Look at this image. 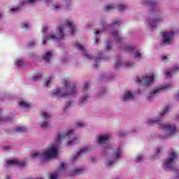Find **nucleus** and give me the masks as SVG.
<instances>
[{
    "mask_svg": "<svg viewBox=\"0 0 179 179\" xmlns=\"http://www.w3.org/2000/svg\"><path fill=\"white\" fill-rule=\"evenodd\" d=\"M127 8V6H125V4H118L117 5V9L118 10H124V9Z\"/></svg>",
    "mask_w": 179,
    "mask_h": 179,
    "instance_id": "nucleus-27",
    "label": "nucleus"
},
{
    "mask_svg": "<svg viewBox=\"0 0 179 179\" xmlns=\"http://www.w3.org/2000/svg\"><path fill=\"white\" fill-rule=\"evenodd\" d=\"M111 34L113 36L114 38H115L117 43H121V41H122V38L118 36V31H112Z\"/></svg>",
    "mask_w": 179,
    "mask_h": 179,
    "instance_id": "nucleus-18",
    "label": "nucleus"
},
{
    "mask_svg": "<svg viewBox=\"0 0 179 179\" xmlns=\"http://www.w3.org/2000/svg\"><path fill=\"white\" fill-rule=\"evenodd\" d=\"M48 85H50V80L46 81V86L48 87Z\"/></svg>",
    "mask_w": 179,
    "mask_h": 179,
    "instance_id": "nucleus-53",
    "label": "nucleus"
},
{
    "mask_svg": "<svg viewBox=\"0 0 179 179\" xmlns=\"http://www.w3.org/2000/svg\"><path fill=\"white\" fill-rule=\"evenodd\" d=\"M107 166H112V164H114V161H108L106 163Z\"/></svg>",
    "mask_w": 179,
    "mask_h": 179,
    "instance_id": "nucleus-41",
    "label": "nucleus"
},
{
    "mask_svg": "<svg viewBox=\"0 0 179 179\" xmlns=\"http://www.w3.org/2000/svg\"><path fill=\"white\" fill-rule=\"evenodd\" d=\"M171 87V85L166 84L158 89L155 90L152 92L148 94V99L150 101L152 99L155 97V94H157V93H161L163 90H169Z\"/></svg>",
    "mask_w": 179,
    "mask_h": 179,
    "instance_id": "nucleus-7",
    "label": "nucleus"
},
{
    "mask_svg": "<svg viewBox=\"0 0 179 179\" xmlns=\"http://www.w3.org/2000/svg\"><path fill=\"white\" fill-rule=\"evenodd\" d=\"M19 105L22 107L23 108H30L31 106L30 103L28 102H26L24 101H22L19 102Z\"/></svg>",
    "mask_w": 179,
    "mask_h": 179,
    "instance_id": "nucleus-21",
    "label": "nucleus"
},
{
    "mask_svg": "<svg viewBox=\"0 0 179 179\" xmlns=\"http://www.w3.org/2000/svg\"><path fill=\"white\" fill-rule=\"evenodd\" d=\"M134 50H135V48H134L132 46H126L124 48V51H126V52H132V51H134Z\"/></svg>",
    "mask_w": 179,
    "mask_h": 179,
    "instance_id": "nucleus-25",
    "label": "nucleus"
},
{
    "mask_svg": "<svg viewBox=\"0 0 179 179\" xmlns=\"http://www.w3.org/2000/svg\"><path fill=\"white\" fill-rule=\"evenodd\" d=\"M89 99V96L86 95L82 98L81 103H86V101Z\"/></svg>",
    "mask_w": 179,
    "mask_h": 179,
    "instance_id": "nucleus-34",
    "label": "nucleus"
},
{
    "mask_svg": "<svg viewBox=\"0 0 179 179\" xmlns=\"http://www.w3.org/2000/svg\"><path fill=\"white\" fill-rule=\"evenodd\" d=\"M176 159H177V154L176 152L169 153V157L166 159L164 166L165 169H169L171 171H174L176 174H179V169H177V167L173 165V162Z\"/></svg>",
    "mask_w": 179,
    "mask_h": 179,
    "instance_id": "nucleus-5",
    "label": "nucleus"
},
{
    "mask_svg": "<svg viewBox=\"0 0 179 179\" xmlns=\"http://www.w3.org/2000/svg\"><path fill=\"white\" fill-rule=\"evenodd\" d=\"M76 47L78 48L80 51H82V55L87 58V59H92V56L89 55V52L86 50H85V48L82 46L78 43H76Z\"/></svg>",
    "mask_w": 179,
    "mask_h": 179,
    "instance_id": "nucleus-9",
    "label": "nucleus"
},
{
    "mask_svg": "<svg viewBox=\"0 0 179 179\" xmlns=\"http://www.w3.org/2000/svg\"><path fill=\"white\" fill-rule=\"evenodd\" d=\"M121 66H122V64H121V60L117 59V60L115 62V69H118V68H121Z\"/></svg>",
    "mask_w": 179,
    "mask_h": 179,
    "instance_id": "nucleus-26",
    "label": "nucleus"
},
{
    "mask_svg": "<svg viewBox=\"0 0 179 179\" xmlns=\"http://www.w3.org/2000/svg\"><path fill=\"white\" fill-rule=\"evenodd\" d=\"M57 178H58V174L52 175L50 178V179H57Z\"/></svg>",
    "mask_w": 179,
    "mask_h": 179,
    "instance_id": "nucleus-38",
    "label": "nucleus"
},
{
    "mask_svg": "<svg viewBox=\"0 0 179 179\" xmlns=\"http://www.w3.org/2000/svg\"><path fill=\"white\" fill-rule=\"evenodd\" d=\"M41 128H43V129H45L48 127V123H47L46 121H44L43 124H41Z\"/></svg>",
    "mask_w": 179,
    "mask_h": 179,
    "instance_id": "nucleus-30",
    "label": "nucleus"
},
{
    "mask_svg": "<svg viewBox=\"0 0 179 179\" xmlns=\"http://www.w3.org/2000/svg\"><path fill=\"white\" fill-rule=\"evenodd\" d=\"M84 89H89V81H87L84 85Z\"/></svg>",
    "mask_w": 179,
    "mask_h": 179,
    "instance_id": "nucleus-40",
    "label": "nucleus"
},
{
    "mask_svg": "<svg viewBox=\"0 0 179 179\" xmlns=\"http://www.w3.org/2000/svg\"><path fill=\"white\" fill-rule=\"evenodd\" d=\"M47 30H48V27H44L42 29L43 33H45V31H47Z\"/></svg>",
    "mask_w": 179,
    "mask_h": 179,
    "instance_id": "nucleus-42",
    "label": "nucleus"
},
{
    "mask_svg": "<svg viewBox=\"0 0 179 179\" xmlns=\"http://www.w3.org/2000/svg\"><path fill=\"white\" fill-rule=\"evenodd\" d=\"M121 155H122V151L121 150V148H117L113 152L114 160L120 159V157H121Z\"/></svg>",
    "mask_w": 179,
    "mask_h": 179,
    "instance_id": "nucleus-11",
    "label": "nucleus"
},
{
    "mask_svg": "<svg viewBox=\"0 0 179 179\" xmlns=\"http://www.w3.org/2000/svg\"><path fill=\"white\" fill-rule=\"evenodd\" d=\"M6 179H9V177H6Z\"/></svg>",
    "mask_w": 179,
    "mask_h": 179,
    "instance_id": "nucleus-60",
    "label": "nucleus"
},
{
    "mask_svg": "<svg viewBox=\"0 0 179 179\" xmlns=\"http://www.w3.org/2000/svg\"><path fill=\"white\" fill-rule=\"evenodd\" d=\"M65 138H68V145L72 146V145H76L78 143V138L73 136V130H69L66 132L64 131L61 134L57 135L56 146H52L49 150L45 151L43 153L38 152L31 154V159H36V157H40V156H44L47 159H51L52 157H57L58 156V146L61 145V141Z\"/></svg>",
    "mask_w": 179,
    "mask_h": 179,
    "instance_id": "nucleus-1",
    "label": "nucleus"
},
{
    "mask_svg": "<svg viewBox=\"0 0 179 179\" xmlns=\"http://www.w3.org/2000/svg\"><path fill=\"white\" fill-rule=\"evenodd\" d=\"M16 64H17V66H22L23 65V62H22V60H18L16 62Z\"/></svg>",
    "mask_w": 179,
    "mask_h": 179,
    "instance_id": "nucleus-37",
    "label": "nucleus"
},
{
    "mask_svg": "<svg viewBox=\"0 0 179 179\" xmlns=\"http://www.w3.org/2000/svg\"><path fill=\"white\" fill-rule=\"evenodd\" d=\"M52 57V55L50 52H47L46 54L43 56H42L43 59L44 61H46V62H50L51 58Z\"/></svg>",
    "mask_w": 179,
    "mask_h": 179,
    "instance_id": "nucleus-19",
    "label": "nucleus"
},
{
    "mask_svg": "<svg viewBox=\"0 0 179 179\" xmlns=\"http://www.w3.org/2000/svg\"><path fill=\"white\" fill-rule=\"evenodd\" d=\"M94 43H95V44H97V43H99V38H95Z\"/></svg>",
    "mask_w": 179,
    "mask_h": 179,
    "instance_id": "nucleus-51",
    "label": "nucleus"
},
{
    "mask_svg": "<svg viewBox=\"0 0 179 179\" xmlns=\"http://www.w3.org/2000/svg\"><path fill=\"white\" fill-rule=\"evenodd\" d=\"M162 61H164V59H167V57L164 56L162 57Z\"/></svg>",
    "mask_w": 179,
    "mask_h": 179,
    "instance_id": "nucleus-52",
    "label": "nucleus"
},
{
    "mask_svg": "<svg viewBox=\"0 0 179 179\" xmlns=\"http://www.w3.org/2000/svg\"><path fill=\"white\" fill-rule=\"evenodd\" d=\"M23 29H27V27H29V25L27 24V23H23Z\"/></svg>",
    "mask_w": 179,
    "mask_h": 179,
    "instance_id": "nucleus-47",
    "label": "nucleus"
},
{
    "mask_svg": "<svg viewBox=\"0 0 179 179\" xmlns=\"http://www.w3.org/2000/svg\"><path fill=\"white\" fill-rule=\"evenodd\" d=\"M160 150H161V149H160V148H157V155H158V153H159V152H160Z\"/></svg>",
    "mask_w": 179,
    "mask_h": 179,
    "instance_id": "nucleus-55",
    "label": "nucleus"
},
{
    "mask_svg": "<svg viewBox=\"0 0 179 179\" xmlns=\"http://www.w3.org/2000/svg\"><path fill=\"white\" fill-rule=\"evenodd\" d=\"M79 174H83V169H76L74 171V175L75 176H79Z\"/></svg>",
    "mask_w": 179,
    "mask_h": 179,
    "instance_id": "nucleus-28",
    "label": "nucleus"
},
{
    "mask_svg": "<svg viewBox=\"0 0 179 179\" xmlns=\"http://www.w3.org/2000/svg\"><path fill=\"white\" fill-rule=\"evenodd\" d=\"M106 50L108 51L109 50H111V44L108 43L106 46Z\"/></svg>",
    "mask_w": 179,
    "mask_h": 179,
    "instance_id": "nucleus-44",
    "label": "nucleus"
},
{
    "mask_svg": "<svg viewBox=\"0 0 179 179\" xmlns=\"http://www.w3.org/2000/svg\"><path fill=\"white\" fill-rule=\"evenodd\" d=\"M163 43L164 44H170L171 43V40L173 36H174V31H171L169 32H162Z\"/></svg>",
    "mask_w": 179,
    "mask_h": 179,
    "instance_id": "nucleus-8",
    "label": "nucleus"
},
{
    "mask_svg": "<svg viewBox=\"0 0 179 179\" xmlns=\"http://www.w3.org/2000/svg\"><path fill=\"white\" fill-rule=\"evenodd\" d=\"M17 132H27V129L23 127H18L15 129Z\"/></svg>",
    "mask_w": 179,
    "mask_h": 179,
    "instance_id": "nucleus-23",
    "label": "nucleus"
},
{
    "mask_svg": "<svg viewBox=\"0 0 179 179\" xmlns=\"http://www.w3.org/2000/svg\"><path fill=\"white\" fill-rule=\"evenodd\" d=\"M162 20H163V19L157 18V19L152 20V21H150L149 23H150L151 27H156V24H157V22H162Z\"/></svg>",
    "mask_w": 179,
    "mask_h": 179,
    "instance_id": "nucleus-20",
    "label": "nucleus"
},
{
    "mask_svg": "<svg viewBox=\"0 0 179 179\" xmlns=\"http://www.w3.org/2000/svg\"><path fill=\"white\" fill-rule=\"evenodd\" d=\"M65 167H66V165H65V164L64 162H61L59 169L64 170L65 169Z\"/></svg>",
    "mask_w": 179,
    "mask_h": 179,
    "instance_id": "nucleus-35",
    "label": "nucleus"
},
{
    "mask_svg": "<svg viewBox=\"0 0 179 179\" xmlns=\"http://www.w3.org/2000/svg\"><path fill=\"white\" fill-rule=\"evenodd\" d=\"M8 166H12V164H15L19 167H24L26 166V162L24 161H17V160H10L7 161Z\"/></svg>",
    "mask_w": 179,
    "mask_h": 179,
    "instance_id": "nucleus-10",
    "label": "nucleus"
},
{
    "mask_svg": "<svg viewBox=\"0 0 179 179\" xmlns=\"http://www.w3.org/2000/svg\"><path fill=\"white\" fill-rule=\"evenodd\" d=\"M66 26H69V29H71V36H73L76 31L75 28L73 27V22L66 20L65 24L59 27V31L57 32L56 36L55 35H48L46 38H43L42 41L43 44H45V42L48 40H64V37L65 36L64 34V30Z\"/></svg>",
    "mask_w": 179,
    "mask_h": 179,
    "instance_id": "nucleus-3",
    "label": "nucleus"
},
{
    "mask_svg": "<svg viewBox=\"0 0 179 179\" xmlns=\"http://www.w3.org/2000/svg\"><path fill=\"white\" fill-rule=\"evenodd\" d=\"M125 66H126V68H131L132 66V64H131L129 62H127L125 64Z\"/></svg>",
    "mask_w": 179,
    "mask_h": 179,
    "instance_id": "nucleus-39",
    "label": "nucleus"
},
{
    "mask_svg": "<svg viewBox=\"0 0 179 179\" xmlns=\"http://www.w3.org/2000/svg\"><path fill=\"white\" fill-rule=\"evenodd\" d=\"M0 121H2V118L0 117Z\"/></svg>",
    "mask_w": 179,
    "mask_h": 179,
    "instance_id": "nucleus-59",
    "label": "nucleus"
},
{
    "mask_svg": "<svg viewBox=\"0 0 179 179\" xmlns=\"http://www.w3.org/2000/svg\"><path fill=\"white\" fill-rule=\"evenodd\" d=\"M167 111H170V108H169V106H166L163 109L162 112L161 113V116L163 117V115L166 114Z\"/></svg>",
    "mask_w": 179,
    "mask_h": 179,
    "instance_id": "nucleus-29",
    "label": "nucleus"
},
{
    "mask_svg": "<svg viewBox=\"0 0 179 179\" xmlns=\"http://www.w3.org/2000/svg\"><path fill=\"white\" fill-rule=\"evenodd\" d=\"M179 71V67H173L171 71H167L165 73L166 77V78H170V75L177 73L178 71Z\"/></svg>",
    "mask_w": 179,
    "mask_h": 179,
    "instance_id": "nucleus-16",
    "label": "nucleus"
},
{
    "mask_svg": "<svg viewBox=\"0 0 179 179\" xmlns=\"http://www.w3.org/2000/svg\"><path fill=\"white\" fill-rule=\"evenodd\" d=\"M141 57H142L141 52H139V51H136L134 55V58H141Z\"/></svg>",
    "mask_w": 179,
    "mask_h": 179,
    "instance_id": "nucleus-33",
    "label": "nucleus"
},
{
    "mask_svg": "<svg viewBox=\"0 0 179 179\" xmlns=\"http://www.w3.org/2000/svg\"><path fill=\"white\" fill-rule=\"evenodd\" d=\"M110 139V135L106 134L105 136H101L99 137V143H106L107 141Z\"/></svg>",
    "mask_w": 179,
    "mask_h": 179,
    "instance_id": "nucleus-15",
    "label": "nucleus"
},
{
    "mask_svg": "<svg viewBox=\"0 0 179 179\" xmlns=\"http://www.w3.org/2000/svg\"><path fill=\"white\" fill-rule=\"evenodd\" d=\"M152 124H158V125L161 126L162 129H165V131H169V134L174 135V134L178 132L177 128L175 124H166L164 123L160 122V118L155 117L154 119H150L148 120V125H152Z\"/></svg>",
    "mask_w": 179,
    "mask_h": 179,
    "instance_id": "nucleus-4",
    "label": "nucleus"
},
{
    "mask_svg": "<svg viewBox=\"0 0 179 179\" xmlns=\"http://www.w3.org/2000/svg\"><path fill=\"white\" fill-rule=\"evenodd\" d=\"M141 160H142V155H138L136 156V162L137 163H139V162H141Z\"/></svg>",
    "mask_w": 179,
    "mask_h": 179,
    "instance_id": "nucleus-31",
    "label": "nucleus"
},
{
    "mask_svg": "<svg viewBox=\"0 0 179 179\" xmlns=\"http://www.w3.org/2000/svg\"><path fill=\"white\" fill-rule=\"evenodd\" d=\"M59 8H61V6H60V5H55V9H56V10H57V9H59Z\"/></svg>",
    "mask_w": 179,
    "mask_h": 179,
    "instance_id": "nucleus-48",
    "label": "nucleus"
},
{
    "mask_svg": "<svg viewBox=\"0 0 179 179\" xmlns=\"http://www.w3.org/2000/svg\"><path fill=\"white\" fill-rule=\"evenodd\" d=\"M87 152H89L87 148H80V152H78V154L73 157V162H75V160H76V159H78V157H79L80 155L87 153Z\"/></svg>",
    "mask_w": 179,
    "mask_h": 179,
    "instance_id": "nucleus-13",
    "label": "nucleus"
},
{
    "mask_svg": "<svg viewBox=\"0 0 179 179\" xmlns=\"http://www.w3.org/2000/svg\"><path fill=\"white\" fill-rule=\"evenodd\" d=\"M40 78H41V75L39 74V75H37L36 76H34L32 77V80H36V79H40Z\"/></svg>",
    "mask_w": 179,
    "mask_h": 179,
    "instance_id": "nucleus-36",
    "label": "nucleus"
},
{
    "mask_svg": "<svg viewBox=\"0 0 179 179\" xmlns=\"http://www.w3.org/2000/svg\"><path fill=\"white\" fill-rule=\"evenodd\" d=\"M28 45H29V47H31V46L34 45V41L29 42Z\"/></svg>",
    "mask_w": 179,
    "mask_h": 179,
    "instance_id": "nucleus-46",
    "label": "nucleus"
},
{
    "mask_svg": "<svg viewBox=\"0 0 179 179\" xmlns=\"http://www.w3.org/2000/svg\"><path fill=\"white\" fill-rule=\"evenodd\" d=\"M64 88L53 90L52 94L56 97H75L78 92L76 91V85L75 84L71 85L66 79L62 81Z\"/></svg>",
    "mask_w": 179,
    "mask_h": 179,
    "instance_id": "nucleus-2",
    "label": "nucleus"
},
{
    "mask_svg": "<svg viewBox=\"0 0 179 179\" xmlns=\"http://www.w3.org/2000/svg\"><path fill=\"white\" fill-rule=\"evenodd\" d=\"M41 115H42V118H43V120L45 121H47V120H48V118H50V117H52V115H49L48 113H47L45 112H42Z\"/></svg>",
    "mask_w": 179,
    "mask_h": 179,
    "instance_id": "nucleus-22",
    "label": "nucleus"
},
{
    "mask_svg": "<svg viewBox=\"0 0 179 179\" xmlns=\"http://www.w3.org/2000/svg\"><path fill=\"white\" fill-rule=\"evenodd\" d=\"M132 97H134V95L131 93V91H127L124 93L123 100L124 101H127V100H129V99H132Z\"/></svg>",
    "mask_w": 179,
    "mask_h": 179,
    "instance_id": "nucleus-17",
    "label": "nucleus"
},
{
    "mask_svg": "<svg viewBox=\"0 0 179 179\" xmlns=\"http://www.w3.org/2000/svg\"><path fill=\"white\" fill-rule=\"evenodd\" d=\"M72 105L71 103V102H67L66 104V108H69V107H71Z\"/></svg>",
    "mask_w": 179,
    "mask_h": 179,
    "instance_id": "nucleus-45",
    "label": "nucleus"
},
{
    "mask_svg": "<svg viewBox=\"0 0 179 179\" xmlns=\"http://www.w3.org/2000/svg\"><path fill=\"white\" fill-rule=\"evenodd\" d=\"M100 33H101V31H96V32H95V36H97V34H100Z\"/></svg>",
    "mask_w": 179,
    "mask_h": 179,
    "instance_id": "nucleus-50",
    "label": "nucleus"
},
{
    "mask_svg": "<svg viewBox=\"0 0 179 179\" xmlns=\"http://www.w3.org/2000/svg\"><path fill=\"white\" fill-rule=\"evenodd\" d=\"M108 59V57L104 55H98V57L96 58V64H99V62H101V61H107Z\"/></svg>",
    "mask_w": 179,
    "mask_h": 179,
    "instance_id": "nucleus-14",
    "label": "nucleus"
},
{
    "mask_svg": "<svg viewBox=\"0 0 179 179\" xmlns=\"http://www.w3.org/2000/svg\"><path fill=\"white\" fill-rule=\"evenodd\" d=\"M76 125L78 128H84V127H86V125H85V124L82 122H78Z\"/></svg>",
    "mask_w": 179,
    "mask_h": 179,
    "instance_id": "nucleus-32",
    "label": "nucleus"
},
{
    "mask_svg": "<svg viewBox=\"0 0 179 179\" xmlns=\"http://www.w3.org/2000/svg\"><path fill=\"white\" fill-rule=\"evenodd\" d=\"M120 24H121V22H120V21H114L113 22V24H117V26H120Z\"/></svg>",
    "mask_w": 179,
    "mask_h": 179,
    "instance_id": "nucleus-43",
    "label": "nucleus"
},
{
    "mask_svg": "<svg viewBox=\"0 0 179 179\" xmlns=\"http://www.w3.org/2000/svg\"><path fill=\"white\" fill-rule=\"evenodd\" d=\"M143 2L145 5H148V6H150V8H152V9L156 7V1L153 0H143Z\"/></svg>",
    "mask_w": 179,
    "mask_h": 179,
    "instance_id": "nucleus-12",
    "label": "nucleus"
},
{
    "mask_svg": "<svg viewBox=\"0 0 179 179\" xmlns=\"http://www.w3.org/2000/svg\"><path fill=\"white\" fill-rule=\"evenodd\" d=\"M3 149H6V150L10 149V146H6V147L3 148Z\"/></svg>",
    "mask_w": 179,
    "mask_h": 179,
    "instance_id": "nucleus-54",
    "label": "nucleus"
},
{
    "mask_svg": "<svg viewBox=\"0 0 179 179\" xmlns=\"http://www.w3.org/2000/svg\"><path fill=\"white\" fill-rule=\"evenodd\" d=\"M66 1H69V0H66Z\"/></svg>",
    "mask_w": 179,
    "mask_h": 179,
    "instance_id": "nucleus-61",
    "label": "nucleus"
},
{
    "mask_svg": "<svg viewBox=\"0 0 179 179\" xmlns=\"http://www.w3.org/2000/svg\"><path fill=\"white\" fill-rule=\"evenodd\" d=\"M10 10H12L13 12H16L19 10V8H11Z\"/></svg>",
    "mask_w": 179,
    "mask_h": 179,
    "instance_id": "nucleus-49",
    "label": "nucleus"
},
{
    "mask_svg": "<svg viewBox=\"0 0 179 179\" xmlns=\"http://www.w3.org/2000/svg\"><path fill=\"white\" fill-rule=\"evenodd\" d=\"M177 99H179V92L176 94Z\"/></svg>",
    "mask_w": 179,
    "mask_h": 179,
    "instance_id": "nucleus-56",
    "label": "nucleus"
},
{
    "mask_svg": "<svg viewBox=\"0 0 179 179\" xmlns=\"http://www.w3.org/2000/svg\"><path fill=\"white\" fill-rule=\"evenodd\" d=\"M114 9V5L113 4H109L105 8L106 12H111Z\"/></svg>",
    "mask_w": 179,
    "mask_h": 179,
    "instance_id": "nucleus-24",
    "label": "nucleus"
},
{
    "mask_svg": "<svg viewBox=\"0 0 179 179\" xmlns=\"http://www.w3.org/2000/svg\"><path fill=\"white\" fill-rule=\"evenodd\" d=\"M1 17H2V15L0 14V19H1Z\"/></svg>",
    "mask_w": 179,
    "mask_h": 179,
    "instance_id": "nucleus-57",
    "label": "nucleus"
},
{
    "mask_svg": "<svg viewBox=\"0 0 179 179\" xmlns=\"http://www.w3.org/2000/svg\"><path fill=\"white\" fill-rule=\"evenodd\" d=\"M95 66H96V68H99V66H97V65H95Z\"/></svg>",
    "mask_w": 179,
    "mask_h": 179,
    "instance_id": "nucleus-58",
    "label": "nucleus"
},
{
    "mask_svg": "<svg viewBox=\"0 0 179 179\" xmlns=\"http://www.w3.org/2000/svg\"><path fill=\"white\" fill-rule=\"evenodd\" d=\"M153 78H155V76L152 74L150 76L143 77L141 80V78H138L136 80V83L142 85L143 86H149L151 82H153V80L155 79Z\"/></svg>",
    "mask_w": 179,
    "mask_h": 179,
    "instance_id": "nucleus-6",
    "label": "nucleus"
}]
</instances>
